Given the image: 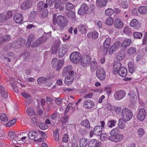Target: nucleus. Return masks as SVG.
<instances>
[{
    "mask_svg": "<svg viewBox=\"0 0 147 147\" xmlns=\"http://www.w3.org/2000/svg\"><path fill=\"white\" fill-rule=\"evenodd\" d=\"M53 22L54 25L57 23L60 28L63 29L68 25V21L65 17L62 16H57L56 14H54L53 17Z\"/></svg>",
    "mask_w": 147,
    "mask_h": 147,
    "instance_id": "f257e3e1",
    "label": "nucleus"
},
{
    "mask_svg": "<svg viewBox=\"0 0 147 147\" xmlns=\"http://www.w3.org/2000/svg\"><path fill=\"white\" fill-rule=\"evenodd\" d=\"M122 116L125 121H129L133 117L132 112L128 109L125 108L122 110Z\"/></svg>",
    "mask_w": 147,
    "mask_h": 147,
    "instance_id": "f03ea898",
    "label": "nucleus"
},
{
    "mask_svg": "<svg viewBox=\"0 0 147 147\" xmlns=\"http://www.w3.org/2000/svg\"><path fill=\"white\" fill-rule=\"evenodd\" d=\"M52 67L56 69L57 71L59 70L63 65V60L62 59L58 60L57 58L53 59L51 61Z\"/></svg>",
    "mask_w": 147,
    "mask_h": 147,
    "instance_id": "7ed1b4c3",
    "label": "nucleus"
},
{
    "mask_svg": "<svg viewBox=\"0 0 147 147\" xmlns=\"http://www.w3.org/2000/svg\"><path fill=\"white\" fill-rule=\"evenodd\" d=\"M81 58V55L78 52L72 53L70 57L71 61L74 63H77L80 62Z\"/></svg>",
    "mask_w": 147,
    "mask_h": 147,
    "instance_id": "20e7f679",
    "label": "nucleus"
},
{
    "mask_svg": "<svg viewBox=\"0 0 147 147\" xmlns=\"http://www.w3.org/2000/svg\"><path fill=\"white\" fill-rule=\"evenodd\" d=\"M96 76L100 80H104L106 77L105 72L102 68L98 69L96 72Z\"/></svg>",
    "mask_w": 147,
    "mask_h": 147,
    "instance_id": "39448f33",
    "label": "nucleus"
},
{
    "mask_svg": "<svg viewBox=\"0 0 147 147\" xmlns=\"http://www.w3.org/2000/svg\"><path fill=\"white\" fill-rule=\"evenodd\" d=\"M146 114L145 109L143 108H141L139 110L137 114V118L140 121H143L144 120Z\"/></svg>",
    "mask_w": 147,
    "mask_h": 147,
    "instance_id": "423d86ee",
    "label": "nucleus"
},
{
    "mask_svg": "<svg viewBox=\"0 0 147 147\" xmlns=\"http://www.w3.org/2000/svg\"><path fill=\"white\" fill-rule=\"evenodd\" d=\"M81 65L85 67L89 65L90 63L91 60L90 57L87 55H85L82 57L80 60Z\"/></svg>",
    "mask_w": 147,
    "mask_h": 147,
    "instance_id": "0eeeda50",
    "label": "nucleus"
},
{
    "mask_svg": "<svg viewBox=\"0 0 147 147\" xmlns=\"http://www.w3.org/2000/svg\"><path fill=\"white\" fill-rule=\"evenodd\" d=\"M124 138V136L123 134H119L116 135L114 136L113 137H109V140L115 142H119L122 141Z\"/></svg>",
    "mask_w": 147,
    "mask_h": 147,
    "instance_id": "6e6552de",
    "label": "nucleus"
},
{
    "mask_svg": "<svg viewBox=\"0 0 147 147\" xmlns=\"http://www.w3.org/2000/svg\"><path fill=\"white\" fill-rule=\"evenodd\" d=\"M47 40V37L46 36H42L35 41L33 44V45H32V47H34L38 46L45 41Z\"/></svg>",
    "mask_w": 147,
    "mask_h": 147,
    "instance_id": "1a4fd4ad",
    "label": "nucleus"
},
{
    "mask_svg": "<svg viewBox=\"0 0 147 147\" xmlns=\"http://www.w3.org/2000/svg\"><path fill=\"white\" fill-rule=\"evenodd\" d=\"M125 91L121 90L116 91L114 94V97L117 100H119L122 99L125 96Z\"/></svg>",
    "mask_w": 147,
    "mask_h": 147,
    "instance_id": "9d476101",
    "label": "nucleus"
},
{
    "mask_svg": "<svg viewBox=\"0 0 147 147\" xmlns=\"http://www.w3.org/2000/svg\"><path fill=\"white\" fill-rule=\"evenodd\" d=\"M121 42L119 41H117L114 43L109 49V54L111 55L114 52L116 51L119 48Z\"/></svg>",
    "mask_w": 147,
    "mask_h": 147,
    "instance_id": "9b49d317",
    "label": "nucleus"
},
{
    "mask_svg": "<svg viewBox=\"0 0 147 147\" xmlns=\"http://www.w3.org/2000/svg\"><path fill=\"white\" fill-rule=\"evenodd\" d=\"M88 9V5L85 3L82 4L80 9L78 10V13L80 15H82L86 14Z\"/></svg>",
    "mask_w": 147,
    "mask_h": 147,
    "instance_id": "f8f14e48",
    "label": "nucleus"
},
{
    "mask_svg": "<svg viewBox=\"0 0 147 147\" xmlns=\"http://www.w3.org/2000/svg\"><path fill=\"white\" fill-rule=\"evenodd\" d=\"M102 144L99 141L96 139H93L89 142L88 147H96L99 145H101Z\"/></svg>",
    "mask_w": 147,
    "mask_h": 147,
    "instance_id": "ddd939ff",
    "label": "nucleus"
},
{
    "mask_svg": "<svg viewBox=\"0 0 147 147\" xmlns=\"http://www.w3.org/2000/svg\"><path fill=\"white\" fill-rule=\"evenodd\" d=\"M132 42V40L130 39H125L122 42L121 47L123 51H125L126 47Z\"/></svg>",
    "mask_w": 147,
    "mask_h": 147,
    "instance_id": "4468645a",
    "label": "nucleus"
},
{
    "mask_svg": "<svg viewBox=\"0 0 147 147\" xmlns=\"http://www.w3.org/2000/svg\"><path fill=\"white\" fill-rule=\"evenodd\" d=\"M94 102L91 100H85L83 103V107L86 109H90L93 107L94 106Z\"/></svg>",
    "mask_w": 147,
    "mask_h": 147,
    "instance_id": "2eb2a0df",
    "label": "nucleus"
},
{
    "mask_svg": "<svg viewBox=\"0 0 147 147\" xmlns=\"http://www.w3.org/2000/svg\"><path fill=\"white\" fill-rule=\"evenodd\" d=\"M32 6V2L30 1H26L22 4L21 9L22 10H25L30 8Z\"/></svg>",
    "mask_w": 147,
    "mask_h": 147,
    "instance_id": "dca6fc26",
    "label": "nucleus"
},
{
    "mask_svg": "<svg viewBox=\"0 0 147 147\" xmlns=\"http://www.w3.org/2000/svg\"><path fill=\"white\" fill-rule=\"evenodd\" d=\"M114 25L115 28L117 29L121 28L123 26V22L120 19H116L115 20Z\"/></svg>",
    "mask_w": 147,
    "mask_h": 147,
    "instance_id": "f3484780",
    "label": "nucleus"
},
{
    "mask_svg": "<svg viewBox=\"0 0 147 147\" xmlns=\"http://www.w3.org/2000/svg\"><path fill=\"white\" fill-rule=\"evenodd\" d=\"M122 77H125L127 74V69L124 67H122L119 69L117 71V74Z\"/></svg>",
    "mask_w": 147,
    "mask_h": 147,
    "instance_id": "a211bd4d",
    "label": "nucleus"
},
{
    "mask_svg": "<svg viewBox=\"0 0 147 147\" xmlns=\"http://www.w3.org/2000/svg\"><path fill=\"white\" fill-rule=\"evenodd\" d=\"M121 64L120 62H116L114 63L113 69V73L114 74H117V71L118 69H119L121 67Z\"/></svg>",
    "mask_w": 147,
    "mask_h": 147,
    "instance_id": "6ab92c4d",
    "label": "nucleus"
},
{
    "mask_svg": "<svg viewBox=\"0 0 147 147\" xmlns=\"http://www.w3.org/2000/svg\"><path fill=\"white\" fill-rule=\"evenodd\" d=\"M13 20L17 23L20 24L22 23L23 21V18L22 14H16L13 17Z\"/></svg>",
    "mask_w": 147,
    "mask_h": 147,
    "instance_id": "aec40b11",
    "label": "nucleus"
},
{
    "mask_svg": "<svg viewBox=\"0 0 147 147\" xmlns=\"http://www.w3.org/2000/svg\"><path fill=\"white\" fill-rule=\"evenodd\" d=\"M102 132V129L100 125L96 126L94 129V133L96 135L100 136L101 135Z\"/></svg>",
    "mask_w": 147,
    "mask_h": 147,
    "instance_id": "412c9836",
    "label": "nucleus"
},
{
    "mask_svg": "<svg viewBox=\"0 0 147 147\" xmlns=\"http://www.w3.org/2000/svg\"><path fill=\"white\" fill-rule=\"evenodd\" d=\"M130 25L132 27H136V28H139L141 26V24L139 23V22L136 19L132 20L130 23Z\"/></svg>",
    "mask_w": 147,
    "mask_h": 147,
    "instance_id": "4be33fe9",
    "label": "nucleus"
},
{
    "mask_svg": "<svg viewBox=\"0 0 147 147\" xmlns=\"http://www.w3.org/2000/svg\"><path fill=\"white\" fill-rule=\"evenodd\" d=\"M0 92L2 97L4 98H8V95L7 92L4 88L2 86L0 85Z\"/></svg>",
    "mask_w": 147,
    "mask_h": 147,
    "instance_id": "5701e85b",
    "label": "nucleus"
},
{
    "mask_svg": "<svg viewBox=\"0 0 147 147\" xmlns=\"http://www.w3.org/2000/svg\"><path fill=\"white\" fill-rule=\"evenodd\" d=\"M98 33L96 31H94L92 32H89L88 33L87 37L88 38H92L93 39H95L98 38Z\"/></svg>",
    "mask_w": 147,
    "mask_h": 147,
    "instance_id": "b1692460",
    "label": "nucleus"
},
{
    "mask_svg": "<svg viewBox=\"0 0 147 147\" xmlns=\"http://www.w3.org/2000/svg\"><path fill=\"white\" fill-rule=\"evenodd\" d=\"M10 81V84L13 88V90L16 93L18 92L17 86L14 84L15 80L13 78H10L9 80H7V82Z\"/></svg>",
    "mask_w": 147,
    "mask_h": 147,
    "instance_id": "393cba45",
    "label": "nucleus"
},
{
    "mask_svg": "<svg viewBox=\"0 0 147 147\" xmlns=\"http://www.w3.org/2000/svg\"><path fill=\"white\" fill-rule=\"evenodd\" d=\"M88 139L85 138H81L80 140L79 144L80 147H85L88 144Z\"/></svg>",
    "mask_w": 147,
    "mask_h": 147,
    "instance_id": "a878e982",
    "label": "nucleus"
},
{
    "mask_svg": "<svg viewBox=\"0 0 147 147\" xmlns=\"http://www.w3.org/2000/svg\"><path fill=\"white\" fill-rule=\"evenodd\" d=\"M28 135L30 139L33 140L37 136V133L35 131H29Z\"/></svg>",
    "mask_w": 147,
    "mask_h": 147,
    "instance_id": "bb28decb",
    "label": "nucleus"
},
{
    "mask_svg": "<svg viewBox=\"0 0 147 147\" xmlns=\"http://www.w3.org/2000/svg\"><path fill=\"white\" fill-rule=\"evenodd\" d=\"M120 132V130L119 128H115L113 129L110 132L111 136L109 137H113L119 134Z\"/></svg>",
    "mask_w": 147,
    "mask_h": 147,
    "instance_id": "cd10ccee",
    "label": "nucleus"
},
{
    "mask_svg": "<svg viewBox=\"0 0 147 147\" xmlns=\"http://www.w3.org/2000/svg\"><path fill=\"white\" fill-rule=\"evenodd\" d=\"M37 12L33 11L31 12L29 15L28 19L30 21H32L36 17Z\"/></svg>",
    "mask_w": 147,
    "mask_h": 147,
    "instance_id": "c85d7f7f",
    "label": "nucleus"
},
{
    "mask_svg": "<svg viewBox=\"0 0 147 147\" xmlns=\"http://www.w3.org/2000/svg\"><path fill=\"white\" fill-rule=\"evenodd\" d=\"M72 66L71 65H69L65 67L63 70L62 75L65 76L66 74L68 73L71 70H72Z\"/></svg>",
    "mask_w": 147,
    "mask_h": 147,
    "instance_id": "c756f323",
    "label": "nucleus"
},
{
    "mask_svg": "<svg viewBox=\"0 0 147 147\" xmlns=\"http://www.w3.org/2000/svg\"><path fill=\"white\" fill-rule=\"evenodd\" d=\"M116 121L113 119H111L107 121V126L108 127L112 128L115 125Z\"/></svg>",
    "mask_w": 147,
    "mask_h": 147,
    "instance_id": "7c9ffc66",
    "label": "nucleus"
},
{
    "mask_svg": "<svg viewBox=\"0 0 147 147\" xmlns=\"http://www.w3.org/2000/svg\"><path fill=\"white\" fill-rule=\"evenodd\" d=\"M107 2V0H97L96 1V4L99 7L105 6Z\"/></svg>",
    "mask_w": 147,
    "mask_h": 147,
    "instance_id": "2f4dec72",
    "label": "nucleus"
},
{
    "mask_svg": "<svg viewBox=\"0 0 147 147\" xmlns=\"http://www.w3.org/2000/svg\"><path fill=\"white\" fill-rule=\"evenodd\" d=\"M138 11L142 14L147 13V7L146 6H142L138 9Z\"/></svg>",
    "mask_w": 147,
    "mask_h": 147,
    "instance_id": "473e14b6",
    "label": "nucleus"
},
{
    "mask_svg": "<svg viewBox=\"0 0 147 147\" xmlns=\"http://www.w3.org/2000/svg\"><path fill=\"white\" fill-rule=\"evenodd\" d=\"M134 93L132 92L131 94H128V95L130 96V101L132 103H134L136 100L137 96L135 94H134Z\"/></svg>",
    "mask_w": 147,
    "mask_h": 147,
    "instance_id": "72a5a7b5",
    "label": "nucleus"
},
{
    "mask_svg": "<svg viewBox=\"0 0 147 147\" xmlns=\"http://www.w3.org/2000/svg\"><path fill=\"white\" fill-rule=\"evenodd\" d=\"M74 78L73 77H67L65 78V83L66 84L69 85L73 81Z\"/></svg>",
    "mask_w": 147,
    "mask_h": 147,
    "instance_id": "f704fd0d",
    "label": "nucleus"
},
{
    "mask_svg": "<svg viewBox=\"0 0 147 147\" xmlns=\"http://www.w3.org/2000/svg\"><path fill=\"white\" fill-rule=\"evenodd\" d=\"M136 51V49L133 47L129 48L127 52V54L129 55H134Z\"/></svg>",
    "mask_w": 147,
    "mask_h": 147,
    "instance_id": "c9c22d12",
    "label": "nucleus"
},
{
    "mask_svg": "<svg viewBox=\"0 0 147 147\" xmlns=\"http://www.w3.org/2000/svg\"><path fill=\"white\" fill-rule=\"evenodd\" d=\"M91 70L93 72L95 71L97 67V63L96 62L94 61H92L91 63Z\"/></svg>",
    "mask_w": 147,
    "mask_h": 147,
    "instance_id": "e433bc0d",
    "label": "nucleus"
},
{
    "mask_svg": "<svg viewBox=\"0 0 147 147\" xmlns=\"http://www.w3.org/2000/svg\"><path fill=\"white\" fill-rule=\"evenodd\" d=\"M67 16L71 20H75L76 19L75 13L72 11L67 13Z\"/></svg>",
    "mask_w": 147,
    "mask_h": 147,
    "instance_id": "4c0bfd02",
    "label": "nucleus"
},
{
    "mask_svg": "<svg viewBox=\"0 0 147 147\" xmlns=\"http://www.w3.org/2000/svg\"><path fill=\"white\" fill-rule=\"evenodd\" d=\"M111 39L110 38H107L105 40L103 43V47H109L111 43Z\"/></svg>",
    "mask_w": 147,
    "mask_h": 147,
    "instance_id": "58836bf2",
    "label": "nucleus"
},
{
    "mask_svg": "<svg viewBox=\"0 0 147 147\" xmlns=\"http://www.w3.org/2000/svg\"><path fill=\"white\" fill-rule=\"evenodd\" d=\"M47 11L46 10H44V11H40L39 13V16L41 18L44 19L47 17Z\"/></svg>",
    "mask_w": 147,
    "mask_h": 147,
    "instance_id": "ea45409f",
    "label": "nucleus"
},
{
    "mask_svg": "<svg viewBox=\"0 0 147 147\" xmlns=\"http://www.w3.org/2000/svg\"><path fill=\"white\" fill-rule=\"evenodd\" d=\"M64 113V116L62 117L61 119V122L63 124H65L68 122V120L69 118L68 116Z\"/></svg>",
    "mask_w": 147,
    "mask_h": 147,
    "instance_id": "a19ab883",
    "label": "nucleus"
},
{
    "mask_svg": "<svg viewBox=\"0 0 147 147\" xmlns=\"http://www.w3.org/2000/svg\"><path fill=\"white\" fill-rule=\"evenodd\" d=\"M47 80V79L46 78L41 77L38 79L37 82L39 84H41L42 83L45 82Z\"/></svg>",
    "mask_w": 147,
    "mask_h": 147,
    "instance_id": "79ce46f5",
    "label": "nucleus"
},
{
    "mask_svg": "<svg viewBox=\"0 0 147 147\" xmlns=\"http://www.w3.org/2000/svg\"><path fill=\"white\" fill-rule=\"evenodd\" d=\"M59 131V129L57 128L56 129V130L54 131L53 132L54 138L56 142L58 141L59 140V136L58 134Z\"/></svg>",
    "mask_w": 147,
    "mask_h": 147,
    "instance_id": "37998d69",
    "label": "nucleus"
},
{
    "mask_svg": "<svg viewBox=\"0 0 147 147\" xmlns=\"http://www.w3.org/2000/svg\"><path fill=\"white\" fill-rule=\"evenodd\" d=\"M66 51V49L65 48L60 49L59 51V56L60 57H63L65 55Z\"/></svg>",
    "mask_w": 147,
    "mask_h": 147,
    "instance_id": "c03bdc74",
    "label": "nucleus"
},
{
    "mask_svg": "<svg viewBox=\"0 0 147 147\" xmlns=\"http://www.w3.org/2000/svg\"><path fill=\"white\" fill-rule=\"evenodd\" d=\"M125 121L122 119H120L119 120L118 126L119 128L123 129L125 127L124 123Z\"/></svg>",
    "mask_w": 147,
    "mask_h": 147,
    "instance_id": "a18cd8bd",
    "label": "nucleus"
},
{
    "mask_svg": "<svg viewBox=\"0 0 147 147\" xmlns=\"http://www.w3.org/2000/svg\"><path fill=\"white\" fill-rule=\"evenodd\" d=\"M142 34L141 32H135L133 33L134 37L136 39H140L142 36Z\"/></svg>",
    "mask_w": 147,
    "mask_h": 147,
    "instance_id": "49530a36",
    "label": "nucleus"
},
{
    "mask_svg": "<svg viewBox=\"0 0 147 147\" xmlns=\"http://www.w3.org/2000/svg\"><path fill=\"white\" fill-rule=\"evenodd\" d=\"M26 112L29 116H31L34 113V109L32 107H28L27 109Z\"/></svg>",
    "mask_w": 147,
    "mask_h": 147,
    "instance_id": "de8ad7c7",
    "label": "nucleus"
},
{
    "mask_svg": "<svg viewBox=\"0 0 147 147\" xmlns=\"http://www.w3.org/2000/svg\"><path fill=\"white\" fill-rule=\"evenodd\" d=\"M59 48V45L58 43L56 44L52 48V54H55Z\"/></svg>",
    "mask_w": 147,
    "mask_h": 147,
    "instance_id": "09e8293b",
    "label": "nucleus"
},
{
    "mask_svg": "<svg viewBox=\"0 0 147 147\" xmlns=\"http://www.w3.org/2000/svg\"><path fill=\"white\" fill-rule=\"evenodd\" d=\"M78 29L79 31L81 32L82 33H85L86 31V27L84 25H80L78 26Z\"/></svg>",
    "mask_w": 147,
    "mask_h": 147,
    "instance_id": "8fccbe9b",
    "label": "nucleus"
},
{
    "mask_svg": "<svg viewBox=\"0 0 147 147\" xmlns=\"http://www.w3.org/2000/svg\"><path fill=\"white\" fill-rule=\"evenodd\" d=\"M0 119L1 120L4 122H7L8 121V119L7 117L6 114L4 113L1 114L0 117Z\"/></svg>",
    "mask_w": 147,
    "mask_h": 147,
    "instance_id": "3c124183",
    "label": "nucleus"
},
{
    "mask_svg": "<svg viewBox=\"0 0 147 147\" xmlns=\"http://www.w3.org/2000/svg\"><path fill=\"white\" fill-rule=\"evenodd\" d=\"M113 13V10L111 8H108L105 10V14L107 16H111Z\"/></svg>",
    "mask_w": 147,
    "mask_h": 147,
    "instance_id": "603ef678",
    "label": "nucleus"
},
{
    "mask_svg": "<svg viewBox=\"0 0 147 147\" xmlns=\"http://www.w3.org/2000/svg\"><path fill=\"white\" fill-rule=\"evenodd\" d=\"M81 124L87 128L90 127V125L89 121L87 119L82 121L81 122Z\"/></svg>",
    "mask_w": 147,
    "mask_h": 147,
    "instance_id": "864d4df0",
    "label": "nucleus"
},
{
    "mask_svg": "<svg viewBox=\"0 0 147 147\" xmlns=\"http://www.w3.org/2000/svg\"><path fill=\"white\" fill-rule=\"evenodd\" d=\"M74 7V5L69 3H67L66 5V9L68 11L71 10Z\"/></svg>",
    "mask_w": 147,
    "mask_h": 147,
    "instance_id": "5fc2aeb1",
    "label": "nucleus"
},
{
    "mask_svg": "<svg viewBox=\"0 0 147 147\" xmlns=\"http://www.w3.org/2000/svg\"><path fill=\"white\" fill-rule=\"evenodd\" d=\"M123 32L124 33L130 36L132 35L131 30L128 27H125L124 28Z\"/></svg>",
    "mask_w": 147,
    "mask_h": 147,
    "instance_id": "6e6d98bb",
    "label": "nucleus"
},
{
    "mask_svg": "<svg viewBox=\"0 0 147 147\" xmlns=\"http://www.w3.org/2000/svg\"><path fill=\"white\" fill-rule=\"evenodd\" d=\"M113 23V18L109 17L106 19V24L109 25H111Z\"/></svg>",
    "mask_w": 147,
    "mask_h": 147,
    "instance_id": "4d7b16f0",
    "label": "nucleus"
},
{
    "mask_svg": "<svg viewBox=\"0 0 147 147\" xmlns=\"http://www.w3.org/2000/svg\"><path fill=\"white\" fill-rule=\"evenodd\" d=\"M44 2L43 1H40L38 4V8L40 10H43V5Z\"/></svg>",
    "mask_w": 147,
    "mask_h": 147,
    "instance_id": "13d9d810",
    "label": "nucleus"
},
{
    "mask_svg": "<svg viewBox=\"0 0 147 147\" xmlns=\"http://www.w3.org/2000/svg\"><path fill=\"white\" fill-rule=\"evenodd\" d=\"M30 53L29 52L27 51L26 52L23 56L24 60L27 61V60L28 59V57L30 56Z\"/></svg>",
    "mask_w": 147,
    "mask_h": 147,
    "instance_id": "bf43d9fd",
    "label": "nucleus"
},
{
    "mask_svg": "<svg viewBox=\"0 0 147 147\" xmlns=\"http://www.w3.org/2000/svg\"><path fill=\"white\" fill-rule=\"evenodd\" d=\"M121 6L123 9H126L127 8L128 5L126 1L124 0L121 3Z\"/></svg>",
    "mask_w": 147,
    "mask_h": 147,
    "instance_id": "052dcab7",
    "label": "nucleus"
},
{
    "mask_svg": "<svg viewBox=\"0 0 147 147\" xmlns=\"http://www.w3.org/2000/svg\"><path fill=\"white\" fill-rule=\"evenodd\" d=\"M124 58L123 54L121 53H119L117 55L116 57L117 59L119 61L122 60Z\"/></svg>",
    "mask_w": 147,
    "mask_h": 147,
    "instance_id": "680f3d73",
    "label": "nucleus"
},
{
    "mask_svg": "<svg viewBox=\"0 0 147 147\" xmlns=\"http://www.w3.org/2000/svg\"><path fill=\"white\" fill-rule=\"evenodd\" d=\"M40 128L42 130L46 129L48 128V126L44 123H41L39 125Z\"/></svg>",
    "mask_w": 147,
    "mask_h": 147,
    "instance_id": "e2e57ef3",
    "label": "nucleus"
},
{
    "mask_svg": "<svg viewBox=\"0 0 147 147\" xmlns=\"http://www.w3.org/2000/svg\"><path fill=\"white\" fill-rule=\"evenodd\" d=\"M7 20L5 15L2 14H0V22H3Z\"/></svg>",
    "mask_w": 147,
    "mask_h": 147,
    "instance_id": "0e129e2a",
    "label": "nucleus"
},
{
    "mask_svg": "<svg viewBox=\"0 0 147 147\" xmlns=\"http://www.w3.org/2000/svg\"><path fill=\"white\" fill-rule=\"evenodd\" d=\"M46 3L50 7L53 6V4L55 1V0H46Z\"/></svg>",
    "mask_w": 147,
    "mask_h": 147,
    "instance_id": "69168bd1",
    "label": "nucleus"
},
{
    "mask_svg": "<svg viewBox=\"0 0 147 147\" xmlns=\"http://www.w3.org/2000/svg\"><path fill=\"white\" fill-rule=\"evenodd\" d=\"M61 1H55V7L56 9L59 8L61 4Z\"/></svg>",
    "mask_w": 147,
    "mask_h": 147,
    "instance_id": "338daca9",
    "label": "nucleus"
},
{
    "mask_svg": "<svg viewBox=\"0 0 147 147\" xmlns=\"http://www.w3.org/2000/svg\"><path fill=\"white\" fill-rule=\"evenodd\" d=\"M93 96V93L92 92H89L86 95L84 96V99H86L88 98H91Z\"/></svg>",
    "mask_w": 147,
    "mask_h": 147,
    "instance_id": "774afa93",
    "label": "nucleus"
}]
</instances>
